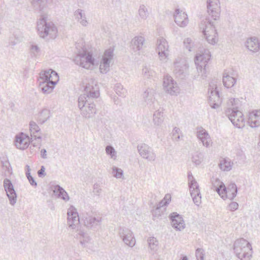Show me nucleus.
<instances>
[{
  "label": "nucleus",
  "instance_id": "nucleus-1",
  "mask_svg": "<svg viewBox=\"0 0 260 260\" xmlns=\"http://www.w3.org/2000/svg\"><path fill=\"white\" fill-rule=\"evenodd\" d=\"M208 16L201 22L200 28L207 41L211 44H215L218 41V35L215 29V22L220 17V5L219 0H207Z\"/></svg>",
  "mask_w": 260,
  "mask_h": 260
},
{
  "label": "nucleus",
  "instance_id": "nucleus-2",
  "mask_svg": "<svg viewBox=\"0 0 260 260\" xmlns=\"http://www.w3.org/2000/svg\"><path fill=\"white\" fill-rule=\"evenodd\" d=\"M99 96L97 82L92 79H89L85 86L84 93L78 98V107L83 117L90 118L96 113L94 100Z\"/></svg>",
  "mask_w": 260,
  "mask_h": 260
},
{
  "label": "nucleus",
  "instance_id": "nucleus-3",
  "mask_svg": "<svg viewBox=\"0 0 260 260\" xmlns=\"http://www.w3.org/2000/svg\"><path fill=\"white\" fill-rule=\"evenodd\" d=\"M47 18L42 15L37 22L38 34L42 38L54 39L56 37L57 28L52 22H48Z\"/></svg>",
  "mask_w": 260,
  "mask_h": 260
},
{
  "label": "nucleus",
  "instance_id": "nucleus-4",
  "mask_svg": "<svg viewBox=\"0 0 260 260\" xmlns=\"http://www.w3.org/2000/svg\"><path fill=\"white\" fill-rule=\"evenodd\" d=\"M234 250L237 257L241 260H249L252 255V246L243 238L235 241Z\"/></svg>",
  "mask_w": 260,
  "mask_h": 260
},
{
  "label": "nucleus",
  "instance_id": "nucleus-5",
  "mask_svg": "<svg viewBox=\"0 0 260 260\" xmlns=\"http://www.w3.org/2000/svg\"><path fill=\"white\" fill-rule=\"evenodd\" d=\"M210 58L209 50L200 47L194 57V62L198 72H201L202 76L206 73L207 63Z\"/></svg>",
  "mask_w": 260,
  "mask_h": 260
},
{
  "label": "nucleus",
  "instance_id": "nucleus-6",
  "mask_svg": "<svg viewBox=\"0 0 260 260\" xmlns=\"http://www.w3.org/2000/svg\"><path fill=\"white\" fill-rule=\"evenodd\" d=\"M216 191L223 199L228 198L233 200L237 195L238 188L234 183L229 184L227 188L223 183H221L219 187H216Z\"/></svg>",
  "mask_w": 260,
  "mask_h": 260
},
{
  "label": "nucleus",
  "instance_id": "nucleus-7",
  "mask_svg": "<svg viewBox=\"0 0 260 260\" xmlns=\"http://www.w3.org/2000/svg\"><path fill=\"white\" fill-rule=\"evenodd\" d=\"M226 114L232 123L239 128H243L245 125V119L243 114L240 110L228 108Z\"/></svg>",
  "mask_w": 260,
  "mask_h": 260
},
{
  "label": "nucleus",
  "instance_id": "nucleus-8",
  "mask_svg": "<svg viewBox=\"0 0 260 260\" xmlns=\"http://www.w3.org/2000/svg\"><path fill=\"white\" fill-rule=\"evenodd\" d=\"M94 61L92 54L89 52L78 55L74 59L76 64L86 69H90L93 67Z\"/></svg>",
  "mask_w": 260,
  "mask_h": 260
},
{
  "label": "nucleus",
  "instance_id": "nucleus-9",
  "mask_svg": "<svg viewBox=\"0 0 260 260\" xmlns=\"http://www.w3.org/2000/svg\"><path fill=\"white\" fill-rule=\"evenodd\" d=\"M174 73L176 77L183 79L188 73V64L186 60L179 59L174 63Z\"/></svg>",
  "mask_w": 260,
  "mask_h": 260
},
{
  "label": "nucleus",
  "instance_id": "nucleus-10",
  "mask_svg": "<svg viewBox=\"0 0 260 260\" xmlns=\"http://www.w3.org/2000/svg\"><path fill=\"white\" fill-rule=\"evenodd\" d=\"M118 235L123 242L130 247L136 245L135 238L132 231L126 228H120Z\"/></svg>",
  "mask_w": 260,
  "mask_h": 260
},
{
  "label": "nucleus",
  "instance_id": "nucleus-11",
  "mask_svg": "<svg viewBox=\"0 0 260 260\" xmlns=\"http://www.w3.org/2000/svg\"><path fill=\"white\" fill-rule=\"evenodd\" d=\"M138 151L140 156L149 161H154L156 159V154L153 149L146 144L139 145Z\"/></svg>",
  "mask_w": 260,
  "mask_h": 260
},
{
  "label": "nucleus",
  "instance_id": "nucleus-12",
  "mask_svg": "<svg viewBox=\"0 0 260 260\" xmlns=\"http://www.w3.org/2000/svg\"><path fill=\"white\" fill-rule=\"evenodd\" d=\"M157 50L160 60L166 62L169 55V45L166 40L163 38H159L157 41Z\"/></svg>",
  "mask_w": 260,
  "mask_h": 260
},
{
  "label": "nucleus",
  "instance_id": "nucleus-13",
  "mask_svg": "<svg viewBox=\"0 0 260 260\" xmlns=\"http://www.w3.org/2000/svg\"><path fill=\"white\" fill-rule=\"evenodd\" d=\"M163 86L165 90L171 95H176L179 92L176 82L170 76L167 75L164 77Z\"/></svg>",
  "mask_w": 260,
  "mask_h": 260
},
{
  "label": "nucleus",
  "instance_id": "nucleus-14",
  "mask_svg": "<svg viewBox=\"0 0 260 260\" xmlns=\"http://www.w3.org/2000/svg\"><path fill=\"white\" fill-rule=\"evenodd\" d=\"M113 57V49L109 48L105 51L100 66V69L102 73H106L109 70L110 63Z\"/></svg>",
  "mask_w": 260,
  "mask_h": 260
},
{
  "label": "nucleus",
  "instance_id": "nucleus-15",
  "mask_svg": "<svg viewBox=\"0 0 260 260\" xmlns=\"http://www.w3.org/2000/svg\"><path fill=\"white\" fill-rule=\"evenodd\" d=\"M4 187L10 204L14 205L16 202L17 194L11 181L8 179H5L4 180Z\"/></svg>",
  "mask_w": 260,
  "mask_h": 260
},
{
  "label": "nucleus",
  "instance_id": "nucleus-16",
  "mask_svg": "<svg viewBox=\"0 0 260 260\" xmlns=\"http://www.w3.org/2000/svg\"><path fill=\"white\" fill-rule=\"evenodd\" d=\"M30 143V137L23 133L16 135L15 144L16 147L21 150L26 149Z\"/></svg>",
  "mask_w": 260,
  "mask_h": 260
},
{
  "label": "nucleus",
  "instance_id": "nucleus-17",
  "mask_svg": "<svg viewBox=\"0 0 260 260\" xmlns=\"http://www.w3.org/2000/svg\"><path fill=\"white\" fill-rule=\"evenodd\" d=\"M68 223L70 228L72 229L76 228V225L80 222L79 217L76 209L71 206L68 210Z\"/></svg>",
  "mask_w": 260,
  "mask_h": 260
},
{
  "label": "nucleus",
  "instance_id": "nucleus-18",
  "mask_svg": "<svg viewBox=\"0 0 260 260\" xmlns=\"http://www.w3.org/2000/svg\"><path fill=\"white\" fill-rule=\"evenodd\" d=\"M171 221V225L176 230L181 231L185 227V224L182 216L176 212H173L169 215Z\"/></svg>",
  "mask_w": 260,
  "mask_h": 260
},
{
  "label": "nucleus",
  "instance_id": "nucleus-19",
  "mask_svg": "<svg viewBox=\"0 0 260 260\" xmlns=\"http://www.w3.org/2000/svg\"><path fill=\"white\" fill-rule=\"evenodd\" d=\"M174 17L176 24L180 27H185L188 23L187 14L185 12L180 11L178 9L175 10Z\"/></svg>",
  "mask_w": 260,
  "mask_h": 260
},
{
  "label": "nucleus",
  "instance_id": "nucleus-20",
  "mask_svg": "<svg viewBox=\"0 0 260 260\" xmlns=\"http://www.w3.org/2000/svg\"><path fill=\"white\" fill-rule=\"evenodd\" d=\"M40 77H42V78L47 79V81L54 86L56 84L59 79L57 73L52 69L41 72Z\"/></svg>",
  "mask_w": 260,
  "mask_h": 260
},
{
  "label": "nucleus",
  "instance_id": "nucleus-21",
  "mask_svg": "<svg viewBox=\"0 0 260 260\" xmlns=\"http://www.w3.org/2000/svg\"><path fill=\"white\" fill-rule=\"evenodd\" d=\"M102 221V217L88 215L84 219V225L88 229L95 230L99 227Z\"/></svg>",
  "mask_w": 260,
  "mask_h": 260
},
{
  "label": "nucleus",
  "instance_id": "nucleus-22",
  "mask_svg": "<svg viewBox=\"0 0 260 260\" xmlns=\"http://www.w3.org/2000/svg\"><path fill=\"white\" fill-rule=\"evenodd\" d=\"M197 138L202 142L203 145L206 147H209L211 140L207 131L203 127L197 128Z\"/></svg>",
  "mask_w": 260,
  "mask_h": 260
},
{
  "label": "nucleus",
  "instance_id": "nucleus-23",
  "mask_svg": "<svg viewBox=\"0 0 260 260\" xmlns=\"http://www.w3.org/2000/svg\"><path fill=\"white\" fill-rule=\"evenodd\" d=\"M248 122L252 128L260 126V110H256L249 113Z\"/></svg>",
  "mask_w": 260,
  "mask_h": 260
},
{
  "label": "nucleus",
  "instance_id": "nucleus-24",
  "mask_svg": "<svg viewBox=\"0 0 260 260\" xmlns=\"http://www.w3.org/2000/svg\"><path fill=\"white\" fill-rule=\"evenodd\" d=\"M38 83L42 91L45 94L50 93L54 87V86L51 84L47 79L42 78L40 76L38 79Z\"/></svg>",
  "mask_w": 260,
  "mask_h": 260
},
{
  "label": "nucleus",
  "instance_id": "nucleus-25",
  "mask_svg": "<svg viewBox=\"0 0 260 260\" xmlns=\"http://www.w3.org/2000/svg\"><path fill=\"white\" fill-rule=\"evenodd\" d=\"M154 93V91L152 89L148 88L143 94V98L145 102L150 107L153 106V108H154V105L155 102Z\"/></svg>",
  "mask_w": 260,
  "mask_h": 260
},
{
  "label": "nucleus",
  "instance_id": "nucleus-26",
  "mask_svg": "<svg viewBox=\"0 0 260 260\" xmlns=\"http://www.w3.org/2000/svg\"><path fill=\"white\" fill-rule=\"evenodd\" d=\"M221 100L219 97V92L217 90H211V95L209 96V104L213 109H217L219 107Z\"/></svg>",
  "mask_w": 260,
  "mask_h": 260
},
{
  "label": "nucleus",
  "instance_id": "nucleus-27",
  "mask_svg": "<svg viewBox=\"0 0 260 260\" xmlns=\"http://www.w3.org/2000/svg\"><path fill=\"white\" fill-rule=\"evenodd\" d=\"M245 46L250 51L255 52L260 49V43L255 37L250 38L247 40Z\"/></svg>",
  "mask_w": 260,
  "mask_h": 260
},
{
  "label": "nucleus",
  "instance_id": "nucleus-28",
  "mask_svg": "<svg viewBox=\"0 0 260 260\" xmlns=\"http://www.w3.org/2000/svg\"><path fill=\"white\" fill-rule=\"evenodd\" d=\"M145 39L144 37L139 36L135 37L131 41L132 48L134 52L140 50L143 45Z\"/></svg>",
  "mask_w": 260,
  "mask_h": 260
},
{
  "label": "nucleus",
  "instance_id": "nucleus-29",
  "mask_svg": "<svg viewBox=\"0 0 260 260\" xmlns=\"http://www.w3.org/2000/svg\"><path fill=\"white\" fill-rule=\"evenodd\" d=\"M35 10L43 11L47 6L49 0H29Z\"/></svg>",
  "mask_w": 260,
  "mask_h": 260
},
{
  "label": "nucleus",
  "instance_id": "nucleus-30",
  "mask_svg": "<svg viewBox=\"0 0 260 260\" xmlns=\"http://www.w3.org/2000/svg\"><path fill=\"white\" fill-rule=\"evenodd\" d=\"M53 192L58 198H61L64 201H68L69 200V197L67 192L62 187L58 185L54 186Z\"/></svg>",
  "mask_w": 260,
  "mask_h": 260
},
{
  "label": "nucleus",
  "instance_id": "nucleus-31",
  "mask_svg": "<svg viewBox=\"0 0 260 260\" xmlns=\"http://www.w3.org/2000/svg\"><path fill=\"white\" fill-rule=\"evenodd\" d=\"M75 16L78 19V21L83 26H86L88 24L86 17L84 11L81 9H78L75 12Z\"/></svg>",
  "mask_w": 260,
  "mask_h": 260
},
{
  "label": "nucleus",
  "instance_id": "nucleus-32",
  "mask_svg": "<svg viewBox=\"0 0 260 260\" xmlns=\"http://www.w3.org/2000/svg\"><path fill=\"white\" fill-rule=\"evenodd\" d=\"M222 82L224 86L226 88H230L234 86L236 82L235 78L224 73L222 77Z\"/></svg>",
  "mask_w": 260,
  "mask_h": 260
},
{
  "label": "nucleus",
  "instance_id": "nucleus-33",
  "mask_svg": "<svg viewBox=\"0 0 260 260\" xmlns=\"http://www.w3.org/2000/svg\"><path fill=\"white\" fill-rule=\"evenodd\" d=\"M233 163L229 158H223L219 164L221 170L223 171H229L232 169Z\"/></svg>",
  "mask_w": 260,
  "mask_h": 260
},
{
  "label": "nucleus",
  "instance_id": "nucleus-34",
  "mask_svg": "<svg viewBox=\"0 0 260 260\" xmlns=\"http://www.w3.org/2000/svg\"><path fill=\"white\" fill-rule=\"evenodd\" d=\"M164 121L163 112L162 110H158L153 114V122L155 125H159Z\"/></svg>",
  "mask_w": 260,
  "mask_h": 260
},
{
  "label": "nucleus",
  "instance_id": "nucleus-35",
  "mask_svg": "<svg viewBox=\"0 0 260 260\" xmlns=\"http://www.w3.org/2000/svg\"><path fill=\"white\" fill-rule=\"evenodd\" d=\"M50 111L48 109H44L39 114L38 121L40 123L43 124L50 117Z\"/></svg>",
  "mask_w": 260,
  "mask_h": 260
},
{
  "label": "nucleus",
  "instance_id": "nucleus-36",
  "mask_svg": "<svg viewBox=\"0 0 260 260\" xmlns=\"http://www.w3.org/2000/svg\"><path fill=\"white\" fill-rule=\"evenodd\" d=\"M23 36L22 34L19 31H15L13 34V37L10 39L9 42L11 45H15L18 42H20L23 40Z\"/></svg>",
  "mask_w": 260,
  "mask_h": 260
},
{
  "label": "nucleus",
  "instance_id": "nucleus-37",
  "mask_svg": "<svg viewBox=\"0 0 260 260\" xmlns=\"http://www.w3.org/2000/svg\"><path fill=\"white\" fill-rule=\"evenodd\" d=\"M29 131L31 139H33L35 136L40 135V128L37 123L33 121L29 122Z\"/></svg>",
  "mask_w": 260,
  "mask_h": 260
},
{
  "label": "nucleus",
  "instance_id": "nucleus-38",
  "mask_svg": "<svg viewBox=\"0 0 260 260\" xmlns=\"http://www.w3.org/2000/svg\"><path fill=\"white\" fill-rule=\"evenodd\" d=\"M147 242L148 243L149 247L151 250L153 251H156L158 248V241L154 237H149Z\"/></svg>",
  "mask_w": 260,
  "mask_h": 260
},
{
  "label": "nucleus",
  "instance_id": "nucleus-39",
  "mask_svg": "<svg viewBox=\"0 0 260 260\" xmlns=\"http://www.w3.org/2000/svg\"><path fill=\"white\" fill-rule=\"evenodd\" d=\"M190 193L194 203L196 205L199 206L201 203V194L200 190H196L193 191L192 190V192Z\"/></svg>",
  "mask_w": 260,
  "mask_h": 260
},
{
  "label": "nucleus",
  "instance_id": "nucleus-40",
  "mask_svg": "<svg viewBox=\"0 0 260 260\" xmlns=\"http://www.w3.org/2000/svg\"><path fill=\"white\" fill-rule=\"evenodd\" d=\"M184 47L190 52L195 50L196 45L192 40L189 38L185 39L183 42Z\"/></svg>",
  "mask_w": 260,
  "mask_h": 260
},
{
  "label": "nucleus",
  "instance_id": "nucleus-41",
  "mask_svg": "<svg viewBox=\"0 0 260 260\" xmlns=\"http://www.w3.org/2000/svg\"><path fill=\"white\" fill-rule=\"evenodd\" d=\"M228 104L230 109H235V110H238V108L241 105V103L238 99H231L229 100Z\"/></svg>",
  "mask_w": 260,
  "mask_h": 260
},
{
  "label": "nucleus",
  "instance_id": "nucleus-42",
  "mask_svg": "<svg viewBox=\"0 0 260 260\" xmlns=\"http://www.w3.org/2000/svg\"><path fill=\"white\" fill-rule=\"evenodd\" d=\"M114 89L116 93L119 96L125 97L126 96V90L123 87V86L121 84H116Z\"/></svg>",
  "mask_w": 260,
  "mask_h": 260
},
{
  "label": "nucleus",
  "instance_id": "nucleus-43",
  "mask_svg": "<svg viewBox=\"0 0 260 260\" xmlns=\"http://www.w3.org/2000/svg\"><path fill=\"white\" fill-rule=\"evenodd\" d=\"M139 14L143 19H146L148 16V10L144 5L140 6L139 9Z\"/></svg>",
  "mask_w": 260,
  "mask_h": 260
},
{
  "label": "nucleus",
  "instance_id": "nucleus-44",
  "mask_svg": "<svg viewBox=\"0 0 260 260\" xmlns=\"http://www.w3.org/2000/svg\"><path fill=\"white\" fill-rule=\"evenodd\" d=\"M112 174L114 177L117 179L121 178L123 176V171L119 168L113 166Z\"/></svg>",
  "mask_w": 260,
  "mask_h": 260
},
{
  "label": "nucleus",
  "instance_id": "nucleus-45",
  "mask_svg": "<svg viewBox=\"0 0 260 260\" xmlns=\"http://www.w3.org/2000/svg\"><path fill=\"white\" fill-rule=\"evenodd\" d=\"M106 153L111 156V158L115 159L116 152L113 146L111 145H108L106 147Z\"/></svg>",
  "mask_w": 260,
  "mask_h": 260
},
{
  "label": "nucleus",
  "instance_id": "nucleus-46",
  "mask_svg": "<svg viewBox=\"0 0 260 260\" xmlns=\"http://www.w3.org/2000/svg\"><path fill=\"white\" fill-rule=\"evenodd\" d=\"M188 185L189 187L190 192H192V190L195 191L196 190H199V186L194 179H192V180H188Z\"/></svg>",
  "mask_w": 260,
  "mask_h": 260
},
{
  "label": "nucleus",
  "instance_id": "nucleus-47",
  "mask_svg": "<svg viewBox=\"0 0 260 260\" xmlns=\"http://www.w3.org/2000/svg\"><path fill=\"white\" fill-rule=\"evenodd\" d=\"M143 75L145 78H149L152 77L154 74V71L149 68L145 67L143 69Z\"/></svg>",
  "mask_w": 260,
  "mask_h": 260
},
{
  "label": "nucleus",
  "instance_id": "nucleus-48",
  "mask_svg": "<svg viewBox=\"0 0 260 260\" xmlns=\"http://www.w3.org/2000/svg\"><path fill=\"white\" fill-rule=\"evenodd\" d=\"M30 50L31 55L36 57L39 55L40 49L37 45L32 44L30 46Z\"/></svg>",
  "mask_w": 260,
  "mask_h": 260
},
{
  "label": "nucleus",
  "instance_id": "nucleus-49",
  "mask_svg": "<svg viewBox=\"0 0 260 260\" xmlns=\"http://www.w3.org/2000/svg\"><path fill=\"white\" fill-rule=\"evenodd\" d=\"M30 142L32 143V145L34 147L37 146L38 145L40 144L41 142V137L40 135H37L34 137L33 139H31V137L30 138Z\"/></svg>",
  "mask_w": 260,
  "mask_h": 260
},
{
  "label": "nucleus",
  "instance_id": "nucleus-50",
  "mask_svg": "<svg viewBox=\"0 0 260 260\" xmlns=\"http://www.w3.org/2000/svg\"><path fill=\"white\" fill-rule=\"evenodd\" d=\"M204 251L202 248H198L196 251V256L197 260H204Z\"/></svg>",
  "mask_w": 260,
  "mask_h": 260
},
{
  "label": "nucleus",
  "instance_id": "nucleus-51",
  "mask_svg": "<svg viewBox=\"0 0 260 260\" xmlns=\"http://www.w3.org/2000/svg\"><path fill=\"white\" fill-rule=\"evenodd\" d=\"M180 130L178 127H175L172 131V138L175 141H178L180 139Z\"/></svg>",
  "mask_w": 260,
  "mask_h": 260
},
{
  "label": "nucleus",
  "instance_id": "nucleus-52",
  "mask_svg": "<svg viewBox=\"0 0 260 260\" xmlns=\"http://www.w3.org/2000/svg\"><path fill=\"white\" fill-rule=\"evenodd\" d=\"M203 158L201 154H197L192 157V161L196 165H200L202 161Z\"/></svg>",
  "mask_w": 260,
  "mask_h": 260
},
{
  "label": "nucleus",
  "instance_id": "nucleus-53",
  "mask_svg": "<svg viewBox=\"0 0 260 260\" xmlns=\"http://www.w3.org/2000/svg\"><path fill=\"white\" fill-rule=\"evenodd\" d=\"M79 234L83 237L84 239L80 241V243L82 245H86V244L89 241V238L87 236V234L84 232H80Z\"/></svg>",
  "mask_w": 260,
  "mask_h": 260
},
{
  "label": "nucleus",
  "instance_id": "nucleus-54",
  "mask_svg": "<svg viewBox=\"0 0 260 260\" xmlns=\"http://www.w3.org/2000/svg\"><path fill=\"white\" fill-rule=\"evenodd\" d=\"M102 188L100 185L98 183H95L93 187V192L96 196H100L102 192Z\"/></svg>",
  "mask_w": 260,
  "mask_h": 260
},
{
  "label": "nucleus",
  "instance_id": "nucleus-55",
  "mask_svg": "<svg viewBox=\"0 0 260 260\" xmlns=\"http://www.w3.org/2000/svg\"><path fill=\"white\" fill-rule=\"evenodd\" d=\"M38 175L40 177H44L46 175L45 173V168L42 166L40 170L38 171Z\"/></svg>",
  "mask_w": 260,
  "mask_h": 260
},
{
  "label": "nucleus",
  "instance_id": "nucleus-56",
  "mask_svg": "<svg viewBox=\"0 0 260 260\" xmlns=\"http://www.w3.org/2000/svg\"><path fill=\"white\" fill-rule=\"evenodd\" d=\"M238 204L237 202H232L229 206V210L233 211L237 210L238 208Z\"/></svg>",
  "mask_w": 260,
  "mask_h": 260
},
{
  "label": "nucleus",
  "instance_id": "nucleus-57",
  "mask_svg": "<svg viewBox=\"0 0 260 260\" xmlns=\"http://www.w3.org/2000/svg\"><path fill=\"white\" fill-rule=\"evenodd\" d=\"M27 179L28 180L30 184L32 186H35V187L37 186V183L36 182V181H35V180L34 179V178L32 176L29 177V178H27Z\"/></svg>",
  "mask_w": 260,
  "mask_h": 260
},
{
  "label": "nucleus",
  "instance_id": "nucleus-58",
  "mask_svg": "<svg viewBox=\"0 0 260 260\" xmlns=\"http://www.w3.org/2000/svg\"><path fill=\"white\" fill-rule=\"evenodd\" d=\"M221 183H222L218 179L216 178L215 181L214 183H213V186L215 188V189H216V187H219L220 184Z\"/></svg>",
  "mask_w": 260,
  "mask_h": 260
},
{
  "label": "nucleus",
  "instance_id": "nucleus-59",
  "mask_svg": "<svg viewBox=\"0 0 260 260\" xmlns=\"http://www.w3.org/2000/svg\"><path fill=\"white\" fill-rule=\"evenodd\" d=\"M26 167L27 168V170L26 172V176L27 178H29V177H31V176L30 175L31 169L28 165H26Z\"/></svg>",
  "mask_w": 260,
  "mask_h": 260
},
{
  "label": "nucleus",
  "instance_id": "nucleus-60",
  "mask_svg": "<svg viewBox=\"0 0 260 260\" xmlns=\"http://www.w3.org/2000/svg\"><path fill=\"white\" fill-rule=\"evenodd\" d=\"M47 151L45 149H43L41 150V157L44 158V159H46L47 158Z\"/></svg>",
  "mask_w": 260,
  "mask_h": 260
},
{
  "label": "nucleus",
  "instance_id": "nucleus-61",
  "mask_svg": "<svg viewBox=\"0 0 260 260\" xmlns=\"http://www.w3.org/2000/svg\"><path fill=\"white\" fill-rule=\"evenodd\" d=\"M192 179H194L191 174V172H189L188 173V180H192Z\"/></svg>",
  "mask_w": 260,
  "mask_h": 260
},
{
  "label": "nucleus",
  "instance_id": "nucleus-62",
  "mask_svg": "<svg viewBox=\"0 0 260 260\" xmlns=\"http://www.w3.org/2000/svg\"><path fill=\"white\" fill-rule=\"evenodd\" d=\"M181 260H188V258L186 256H184L181 258Z\"/></svg>",
  "mask_w": 260,
  "mask_h": 260
},
{
  "label": "nucleus",
  "instance_id": "nucleus-63",
  "mask_svg": "<svg viewBox=\"0 0 260 260\" xmlns=\"http://www.w3.org/2000/svg\"><path fill=\"white\" fill-rule=\"evenodd\" d=\"M159 208H160L159 207H157V208L155 209V211H154V212H155V213H156L157 211H158V212H159Z\"/></svg>",
  "mask_w": 260,
  "mask_h": 260
}]
</instances>
